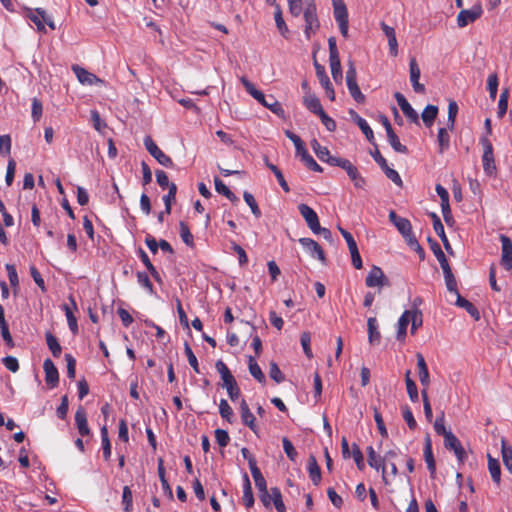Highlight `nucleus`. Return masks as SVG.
Wrapping results in <instances>:
<instances>
[{
    "label": "nucleus",
    "instance_id": "obj_9",
    "mask_svg": "<svg viewBox=\"0 0 512 512\" xmlns=\"http://www.w3.org/2000/svg\"><path fill=\"white\" fill-rule=\"evenodd\" d=\"M367 462L371 468L382 471V479L385 484L389 483V475L386 471V466L384 465V460L381 456H378L372 446L367 447Z\"/></svg>",
    "mask_w": 512,
    "mask_h": 512
},
{
    "label": "nucleus",
    "instance_id": "obj_18",
    "mask_svg": "<svg viewBox=\"0 0 512 512\" xmlns=\"http://www.w3.org/2000/svg\"><path fill=\"white\" fill-rule=\"evenodd\" d=\"M69 300L72 304V307H70L67 304H64L63 310L65 312V316L67 318V323H68L70 331L72 332L73 335H76L78 333V324H77V318L75 317L73 310H77V304L72 295L69 296Z\"/></svg>",
    "mask_w": 512,
    "mask_h": 512
},
{
    "label": "nucleus",
    "instance_id": "obj_52",
    "mask_svg": "<svg viewBox=\"0 0 512 512\" xmlns=\"http://www.w3.org/2000/svg\"><path fill=\"white\" fill-rule=\"evenodd\" d=\"M184 352H185V355L187 356L189 365L193 368V370L196 373H200L197 357L193 353L192 348L190 347L188 342L184 343Z\"/></svg>",
    "mask_w": 512,
    "mask_h": 512
},
{
    "label": "nucleus",
    "instance_id": "obj_56",
    "mask_svg": "<svg viewBox=\"0 0 512 512\" xmlns=\"http://www.w3.org/2000/svg\"><path fill=\"white\" fill-rule=\"evenodd\" d=\"M219 414L223 419L227 420L229 423L232 422L233 410L225 399L220 400Z\"/></svg>",
    "mask_w": 512,
    "mask_h": 512
},
{
    "label": "nucleus",
    "instance_id": "obj_19",
    "mask_svg": "<svg viewBox=\"0 0 512 512\" xmlns=\"http://www.w3.org/2000/svg\"><path fill=\"white\" fill-rule=\"evenodd\" d=\"M423 453L427 469L429 470L431 477H434L436 473V462L432 450V441L429 435H426L425 437Z\"/></svg>",
    "mask_w": 512,
    "mask_h": 512
},
{
    "label": "nucleus",
    "instance_id": "obj_45",
    "mask_svg": "<svg viewBox=\"0 0 512 512\" xmlns=\"http://www.w3.org/2000/svg\"><path fill=\"white\" fill-rule=\"evenodd\" d=\"M215 189L219 194L227 197L231 202H237L238 198L219 178H215Z\"/></svg>",
    "mask_w": 512,
    "mask_h": 512
},
{
    "label": "nucleus",
    "instance_id": "obj_27",
    "mask_svg": "<svg viewBox=\"0 0 512 512\" xmlns=\"http://www.w3.org/2000/svg\"><path fill=\"white\" fill-rule=\"evenodd\" d=\"M304 106L313 114L319 115L323 110L320 100L315 94L307 93L303 97Z\"/></svg>",
    "mask_w": 512,
    "mask_h": 512
},
{
    "label": "nucleus",
    "instance_id": "obj_36",
    "mask_svg": "<svg viewBox=\"0 0 512 512\" xmlns=\"http://www.w3.org/2000/svg\"><path fill=\"white\" fill-rule=\"evenodd\" d=\"M442 270L447 290L451 293H454L455 295H458L459 291L457 289V281L452 273L451 267L447 266L444 267Z\"/></svg>",
    "mask_w": 512,
    "mask_h": 512
},
{
    "label": "nucleus",
    "instance_id": "obj_31",
    "mask_svg": "<svg viewBox=\"0 0 512 512\" xmlns=\"http://www.w3.org/2000/svg\"><path fill=\"white\" fill-rule=\"evenodd\" d=\"M251 474L255 482V486L259 490V492H265L267 490V484L264 476L262 475L260 469L258 468L257 464L251 463Z\"/></svg>",
    "mask_w": 512,
    "mask_h": 512
},
{
    "label": "nucleus",
    "instance_id": "obj_13",
    "mask_svg": "<svg viewBox=\"0 0 512 512\" xmlns=\"http://www.w3.org/2000/svg\"><path fill=\"white\" fill-rule=\"evenodd\" d=\"M43 369L45 372V382L48 387L55 388L59 384V373L53 361L49 358L44 360Z\"/></svg>",
    "mask_w": 512,
    "mask_h": 512
},
{
    "label": "nucleus",
    "instance_id": "obj_1",
    "mask_svg": "<svg viewBox=\"0 0 512 512\" xmlns=\"http://www.w3.org/2000/svg\"><path fill=\"white\" fill-rule=\"evenodd\" d=\"M241 83L245 87L246 91L259 103L268 108L276 115H282L284 110L282 105L276 101L273 96H269V99H266L265 95L258 89L255 88L254 84L251 83L246 77H241Z\"/></svg>",
    "mask_w": 512,
    "mask_h": 512
},
{
    "label": "nucleus",
    "instance_id": "obj_5",
    "mask_svg": "<svg viewBox=\"0 0 512 512\" xmlns=\"http://www.w3.org/2000/svg\"><path fill=\"white\" fill-rule=\"evenodd\" d=\"M335 166L344 169L347 172L350 180L354 186L358 189H363L366 185L365 178L360 174L358 168L353 165L348 159L342 158V160H333Z\"/></svg>",
    "mask_w": 512,
    "mask_h": 512
},
{
    "label": "nucleus",
    "instance_id": "obj_25",
    "mask_svg": "<svg viewBox=\"0 0 512 512\" xmlns=\"http://www.w3.org/2000/svg\"><path fill=\"white\" fill-rule=\"evenodd\" d=\"M215 368H216L217 372L220 374V377L223 381V386L225 388L236 383V380H235L234 376L232 375L231 371L229 370L227 365L222 360H218L216 362Z\"/></svg>",
    "mask_w": 512,
    "mask_h": 512
},
{
    "label": "nucleus",
    "instance_id": "obj_32",
    "mask_svg": "<svg viewBox=\"0 0 512 512\" xmlns=\"http://www.w3.org/2000/svg\"><path fill=\"white\" fill-rule=\"evenodd\" d=\"M438 115V107L435 105H427L422 114L421 118L427 128L432 127L434 120Z\"/></svg>",
    "mask_w": 512,
    "mask_h": 512
},
{
    "label": "nucleus",
    "instance_id": "obj_41",
    "mask_svg": "<svg viewBox=\"0 0 512 512\" xmlns=\"http://www.w3.org/2000/svg\"><path fill=\"white\" fill-rule=\"evenodd\" d=\"M46 343L54 357H59L62 352V347L58 342V339L50 332H46Z\"/></svg>",
    "mask_w": 512,
    "mask_h": 512
},
{
    "label": "nucleus",
    "instance_id": "obj_37",
    "mask_svg": "<svg viewBox=\"0 0 512 512\" xmlns=\"http://www.w3.org/2000/svg\"><path fill=\"white\" fill-rule=\"evenodd\" d=\"M428 241L430 243V248L433 251L435 257L437 258L441 268L443 269L444 267L450 266L444 252L442 251L437 241L433 240L430 237L428 238Z\"/></svg>",
    "mask_w": 512,
    "mask_h": 512
},
{
    "label": "nucleus",
    "instance_id": "obj_58",
    "mask_svg": "<svg viewBox=\"0 0 512 512\" xmlns=\"http://www.w3.org/2000/svg\"><path fill=\"white\" fill-rule=\"evenodd\" d=\"M269 376L271 379H273L276 383H281L285 380L284 374L279 369L276 362L272 361L269 365Z\"/></svg>",
    "mask_w": 512,
    "mask_h": 512
},
{
    "label": "nucleus",
    "instance_id": "obj_46",
    "mask_svg": "<svg viewBox=\"0 0 512 512\" xmlns=\"http://www.w3.org/2000/svg\"><path fill=\"white\" fill-rule=\"evenodd\" d=\"M179 228H180V237L182 239V241L189 247H194V237L192 235V233L190 232V229L188 227V225L181 221L179 223Z\"/></svg>",
    "mask_w": 512,
    "mask_h": 512
},
{
    "label": "nucleus",
    "instance_id": "obj_26",
    "mask_svg": "<svg viewBox=\"0 0 512 512\" xmlns=\"http://www.w3.org/2000/svg\"><path fill=\"white\" fill-rule=\"evenodd\" d=\"M350 115L353 117L355 123L358 125V127L361 129L363 134L366 136L367 140L372 143H374V133L367 121L359 116L355 111L350 110Z\"/></svg>",
    "mask_w": 512,
    "mask_h": 512
},
{
    "label": "nucleus",
    "instance_id": "obj_2",
    "mask_svg": "<svg viewBox=\"0 0 512 512\" xmlns=\"http://www.w3.org/2000/svg\"><path fill=\"white\" fill-rule=\"evenodd\" d=\"M305 8L303 16L305 20L304 33L306 38L309 40L312 35L319 29L320 23L317 17V8L315 0H304Z\"/></svg>",
    "mask_w": 512,
    "mask_h": 512
},
{
    "label": "nucleus",
    "instance_id": "obj_51",
    "mask_svg": "<svg viewBox=\"0 0 512 512\" xmlns=\"http://www.w3.org/2000/svg\"><path fill=\"white\" fill-rule=\"evenodd\" d=\"M410 322H411V333L414 334L415 331L422 326L423 316L422 312L419 309L410 310Z\"/></svg>",
    "mask_w": 512,
    "mask_h": 512
},
{
    "label": "nucleus",
    "instance_id": "obj_21",
    "mask_svg": "<svg viewBox=\"0 0 512 512\" xmlns=\"http://www.w3.org/2000/svg\"><path fill=\"white\" fill-rule=\"evenodd\" d=\"M75 424L81 436L90 435V428L88 426L87 414L82 406H79L75 413Z\"/></svg>",
    "mask_w": 512,
    "mask_h": 512
},
{
    "label": "nucleus",
    "instance_id": "obj_63",
    "mask_svg": "<svg viewBox=\"0 0 512 512\" xmlns=\"http://www.w3.org/2000/svg\"><path fill=\"white\" fill-rule=\"evenodd\" d=\"M382 170L385 173L386 177L388 179H390L394 184H396L398 187L403 186V181H402L399 173L395 169H393L387 165V168H384Z\"/></svg>",
    "mask_w": 512,
    "mask_h": 512
},
{
    "label": "nucleus",
    "instance_id": "obj_8",
    "mask_svg": "<svg viewBox=\"0 0 512 512\" xmlns=\"http://www.w3.org/2000/svg\"><path fill=\"white\" fill-rule=\"evenodd\" d=\"M483 10L480 4H476L470 9H463L457 15V25L460 28L466 27L473 23L482 15Z\"/></svg>",
    "mask_w": 512,
    "mask_h": 512
},
{
    "label": "nucleus",
    "instance_id": "obj_3",
    "mask_svg": "<svg viewBox=\"0 0 512 512\" xmlns=\"http://www.w3.org/2000/svg\"><path fill=\"white\" fill-rule=\"evenodd\" d=\"M346 84L351 97L360 104L365 103L366 97L357 84V71L353 62L349 63L346 71Z\"/></svg>",
    "mask_w": 512,
    "mask_h": 512
},
{
    "label": "nucleus",
    "instance_id": "obj_60",
    "mask_svg": "<svg viewBox=\"0 0 512 512\" xmlns=\"http://www.w3.org/2000/svg\"><path fill=\"white\" fill-rule=\"evenodd\" d=\"M352 449H353L352 457L355 461L357 468L360 471L364 470V468H365L364 457H363V454H362L359 446L357 444L353 443Z\"/></svg>",
    "mask_w": 512,
    "mask_h": 512
},
{
    "label": "nucleus",
    "instance_id": "obj_57",
    "mask_svg": "<svg viewBox=\"0 0 512 512\" xmlns=\"http://www.w3.org/2000/svg\"><path fill=\"white\" fill-rule=\"evenodd\" d=\"M122 503L124 505L125 512H131L133 507V496L129 486L123 487Z\"/></svg>",
    "mask_w": 512,
    "mask_h": 512
},
{
    "label": "nucleus",
    "instance_id": "obj_28",
    "mask_svg": "<svg viewBox=\"0 0 512 512\" xmlns=\"http://www.w3.org/2000/svg\"><path fill=\"white\" fill-rule=\"evenodd\" d=\"M243 504L246 508H251L254 505V496L252 492V486L247 473L243 476Z\"/></svg>",
    "mask_w": 512,
    "mask_h": 512
},
{
    "label": "nucleus",
    "instance_id": "obj_12",
    "mask_svg": "<svg viewBox=\"0 0 512 512\" xmlns=\"http://www.w3.org/2000/svg\"><path fill=\"white\" fill-rule=\"evenodd\" d=\"M365 284L370 288L382 287L387 284V278L380 267L373 265L365 279Z\"/></svg>",
    "mask_w": 512,
    "mask_h": 512
},
{
    "label": "nucleus",
    "instance_id": "obj_7",
    "mask_svg": "<svg viewBox=\"0 0 512 512\" xmlns=\"http://www.w3.org/2000/svg\"><path fill=\"white\" fill-rule=\"evenodd\" d=\"M144 145L150 155L154 157L159 164L165 167L173 166L172 159L157 146V144L150 136H146L144 138Z\"/></svg>",
    "mask_w": 512,
    "mask_h": 512
},
{
    "label": "nucleus",
    "instance_id": "obj_16",
    "mask_svg": "<svg viewBox=\"0 0 512 512\" xmlns=\"http://www.w3.org/2000/svg\"><path fill=\"white\" fill-rule=\"evenodd\" d=\"M311 147L320 161L325 162L331 166H335L333 160H342L341 157L331 156L328 148L322 146L316 139L311 141Z\"/></svg>",
    "mask_w": 512,
    "mask_h": 512
},
{
    "label": "nucleus",
    "instance_id": "obj_48",
    "mask_svg": "<svg viewBox=\"0 0 512 512\" xmlns=\"http://www.w3.org/2000/svg\"><path fill=\"white\" fill-rule=\"evenodd\" d=\"M136 276H137V281H138L139 285L144 287L149 294L152 295L155 293L153 284L146 272L138 271Z\"/></svg>",
    "mask_w": 512,
    "mask_h": 512
},
{
    "label": "nucleus",
    "instance_id": "obj_4",
    "mask_svg": "<svg viewBox=\"0 0 512 512\" xmlns=\"http://www.w3.org/2000/svg\"><path fill=\"white\" fill-rule=\"evenodd\" d=\"M332 5L334 18L338 23L340 33L344 38H347L349 21L346 4L344 3L343 0H332Z\"/></svg>",
    "mask_w": 512,
    "mask_h": 512
},
{
    "label": "nucleus",
    "instance_id": "obj_42",
    "mask_svg": "<svg viewBox=\"0 0 512 512\" xmlns=\"http://www.w3.org/2000/svg\"><path fill=\"white\" fill-rule=\"evenodd\" d=\"M176 194H177V186L175 183H171V185H169V188H168V193L163 196L165 212L168 215L171 213L172 203L175 201Z\"/></svg>",
    "mask_w": 512,
    "mask_h": 512
},
{
    "label": "nucleus",
    "instance_id": "obj_20",
    "mask_svg": "<svg viewBox=\"0 0 512 512\" xmlns=\"http://www.w3.org/2000/svg\"><path fill=\"white\" fill-rule=\"evenodd\" d=\"M240 412L243 424L248 426L255 434H257L258 426L256 425V418L250 411V408L245 400L241 401Z\"/></svg>",
    "mask_w": 512,
    "mask_h": 512
},
{
    "label": "nucleus",
    "instance_id": "obj_22",
    "mask_svg": "<svg viewBox=\"0 0 512 512\" xmlns=\"http://www.w3.org/2000/svg\"><path fill=\"white\" fill-rule=\"evenodd\" d=\"M416 358L420 383L423 386V389L427 390L430 384V376L425 358L421 353H417Z\"/></svg>",
    "mask_w": 512,
    "mask_h": 512
},
{
    "label": "nucleus",
    "instance_id": "obj_61",
    "mask_svg": "<svg viewBox=\"0 0 512 512\" xmlns=\"http://www.w3.org/2000/svg\"><path fill=\"white\" fill-rule=\"evenodd\" d=\"M402 414H403V419L407 423L409 429L415 430L417 427V422L413 416L411 409L407 405L402 407Z\"/></svg>",
    "mask_w": 512,
    "mask_h": 512
},
{
    "label": "nucleus",
    "instance_id": "obj_54",
    "mask_svg": "<svg viewBox=\"0 0 512 512\" xmlns=\"http://www.w3.org/2000/svg\"><path fill=\"white\" fill-rule=\"evenodd\" d=\"M487 89L492 100L496 99L498 91V76L496 73L490 74L487 79Z\"/></svg>",
    "mask_w": 512,
    "mask_h": 512
},
{
    "label": "nucleus",
    "instance_id": "obj_38",
    "mask_svg": "<svg viewBox=\"0 0 512 512\" xmlns=\"http://www.w3.org/2000/svg\"><path fill=\"white\" fill-rule=\"evenodd\" d=\"M437 142L439 146V153H444L450 147V135L446 128H440L437 134Z\"/></svg>",
    "mask_w": 512,
    "mask_h": 512
},
{
    "label": "nucleus",
    "instance_id": "obj_33",
    "mask_svg": "<svg viewBox=\"0 0 512 512\" xmlns=\"http://www.w3.org/2000/svg\"><path fill=\"white\" fill-rule=\"evenodd\" d=\"M410 310L404 311V313L400 316L398 320V327H397V339L402 341L404 340L406 333H407V327L410 323Z\"/></svg>",
    "mask_w": 512,
    "mask_h": 512
},
{
    "label": "nucleus",
    "instance_id": "obj_11",
    "mask_svg": "<svg viewBox=\"0 0 512 512\" xmlns=\"http://www.w3.org/2000/svg\"><path fill=\"white\" fill-rule=\"evenodd\" d=\"M298 210L312 232L315 231V229H319L320 222L318 215L309 205L301 203L298 205Z\"/></svg>",
    "mask_w": 512,
    "mask_h": 512
},
{
    "label": "nucleus",
    "instance_id": "obj_14",
    "mask_svg": "<svg viewBox=\"0 0 512 512\" xmlns=\"http://www.w3.org/2000/svg\"><path fill=\"white\" fill-rule=\"evenodd\" d=\"M394 98L399 105L400 109L402 110L403 114L413 123L419 122V116L418 113L413 109V107L410 105V103L407 101L405 96L400 93L396 92L394 94Z\"/></svg>",
    "mask_w": 512,
    "mask_h": 512
},
{
    "label": "nucleus",
    "instance_id": "obj_47",
    "mask_svg": "<svg viewBox=\"0 0 512 512\" xmlns=\"http://www.w3.org/2000/svg\"><path fill=\"white\" fill-rule=\"evenodd\" d=\"M271 497L275 506V509L278 512H286V508L282 499V494L279 488L272 487L271 488Z\"/></svg>",
    "mask_w": 512,
    "mask_h": 512
},
{
    "label": "nucleus",
    "instance_id": "obj_30",
    "mask_svg": "<svg viewBox=\"0 0 512 512\" xmlns=\"http://www.w3.org/2000/svg\"><path fill=\"white\" fill-rule=\"evenodd\" d=\"M455 304L461 308H464L467 313L473 317L475 320H479L480 319V313H479V310L470 302L468 301L467 299H465L464 297H462L460 295V293L458 295H456V302Z\"/></svg>",
    "mask_w": 512,
    "mask_h": 512
},
{
    "label": "nucleus",
    "instance_id": "obj_6",
    "mask_svg": "<svg viewBox=\"0 0 512 512\" xmlns=\"http://www.w3.org/2000/svg\"><path fill=\"white\" fill-rule=\"evenodd\" d=\"M480 144L483 147L482 165L487 175H492L496 171V164L491 141L483 136L480 138Z\"/></svg>",
    "mask_w": 512,
    "mask_h": 512
},
{
    "label": "nucleus",
    "instance_id": "obj_44",
    "mask_svg": "<svg viewBox=\"0 0 512 512\" xmlns=\"http://www.w3.org/2000/svg\"><path fill=\"white\" fill-rule=\"evenodd\" d=\"M387 134V139L391 147L394 149V151L402 154L408 153V149L405 145L401 144L398 136L395 134L394 130L389 131Z\"/></svg>",
    "mask_w": 512,
    "mask_h": 512
},
{
    "label": "nucleus",
    "instance_id": "obj_24",
    "mask_svg": "<svg viewBox=\"0 0 512 512\" xmlns=\"http://www.w3.org/2000/svg\"><path fill=\"white\" fill-rule=\"evenodd\" d=\"M72 70L75 73L79 82L84 85H92V84L100 81V79L96 75L88 72L86 69H84L78 65H74L72 67Z\"/></svg>",
    "mask_w": 512,
    "mask_h": 512
},
{
    "label": "nucleus",
    "instance_id": "obj_55",
    "mask_svg": "<svg viewBox=\"0 0 512 512\" xmlns=\"http://www.w3.org/2000/svg\"><path fill=\"white\" fill-rule=\"evenodd\" d=\"M329 61H330V68H331V74H332L333 79L336 82H341L342 68H341L340 58L329 59Z\"/></svg>",
    "mask_w": 512,
    "mask_h": 512
},
{
    "label": "nucleus",
    "instance_id": "obj_35",
    "mask_svg": "<svg viewBox=\"0 0 512 512\" xmlns=\"http://www.w3.org/2000/svg\"><path fill=\"white\" fill-rule=\"evenodd\" d=\"M501 455L504 466L512 474V447L505 439L501 440Z\"/></svg>",
    "mask_w": 512,
    "mask_h": 512
},
{
    "label": "nucleus",
    "instance_id": "obj_15",
    "mask_svg": "<svg viewBox=\"0 0 512 512\" xmlns=\"http://www.w3.org/2000/svg\"><path fill=\"white\" fill-rule=\"evenodd\" d=\"M409 73H410V82L412 87L416 93H424L425 86L419 82L421 71L420 67L414 57H412L409 61Z\"/></svg>",
    "mask_w": 512,
    "mask_h": 512
},
{
    "label": "nucleus",
    "instance_id": "obj_53",
    "mask_svg": "<svg viewBox=\"0 0 512 512\" xmlns=\"http://www.w3.org/2000/svg\"><path fill=\"white\" fill-rule=\"evenodd\" d=\"M243 198H244V201L246 202V204L250 207L253 215L256 218H259L261 216V211L259 209V206H258L254 196L251 193L245 191L243 194Z\"/></svg>",
    "mask_w": 512,
    "mask_h": 512
},
{
    "label": "nucleus",
    "instance_id": "obj_50",
    "mask_svg": "<svg viewBox=\"0 0 512 512\" xmlns=\"http://www.w3.org/2000/svg\"><path fill=\"white\" fill-rule=\"evenodd\" d=\"M508 98H509V91H508V89H505V90H503L501 92L500 98H499V101H498L497 115H498L499 118L504 117V115L507 112Z\"/></svg>",
    "mask_w": 512,
    "mask_h": 512
},
{
    "label": "nucleus",
    "instance_id": "obj_40",
    "mask_svg": "<svg viewBox=\"0 0 512 512\" xmlns=\"http://www.w3.org/2000/svg\"><path fill=\"white\" fill-rule=\"evenodd\" d=\"M248 367L250 374L259 382L265 383L266 378L264 373L262 372L260 366L257 364L254 357L250 356L248 361Z\"/></svg>",
    "mask_w": 512,
    "mask_h": 512
},
{
    "label": "nucleus",
    "instance_id": "obj_59",
    "mask_svg": "<svg viewBox=\"0 0 512 512\" xmlns=\"http://www.w3.org/2000/svg\"><path fill=\"white\" fill-rule=\"evenodd\" d=\"M282 444H283V449H284L285 454L291 461L294 462L296 460L298 454H297V451H296L295 447L293 446L292 442L287 437H283Z\"/></svg>",
    "mask_w": 512,
    "mask_h": 512
},
{
    "label": "nucleus",
    "instance_id": "obj_39",
    "mask_svg": "<svg viewBox=\"0 0 512 512\" xmlns=\"http://www.w3.org/2000/svg\"><path fill=\"white\" fill-rule=\"evenodd\" d=\"M488 469H489L492 480L496 484H499L501 481L500 464L497 459L492 458L490 455H488Z\"/></svg>",
    "mask_w": 512,
    "mask_h": 512
},
{
    "label": "nucleus",
    "instance_id": "obj_17",
    "mask_svg": "<svg viewBox=\"0 0 512 512\" xmlns=\"http://www.w3.org/2000/svg\"><path fill=\"white\" fill-rule=\"evenodd\" d=\"M299 243L307 250V252L312 256L316 257L320 261H325V254L322 247L311 238H300Z\"/></svg>",
    "mask_w": 512,
    "mask_h": 512
},
{
    "label": "nucleus",
    "instance_id": "obj_29",
    "mask_svg": "<svg viewBox=\"0 0 512 512\" xmlns=\"http://www.w3.org/2000/svg\"><path fill=\"white\" fill-rule=\"evenodd\" d=\"M307 470L313 484L318 485L321 481V470L315 456L313 455H310L308 459Z\"/></svg>",
    "mask_w": 512,
    "mask_h": 512
},
{
    "label": "nucleus",
    "instance_id": "obj_62",
    "mask_svg": "<svg viewBox=\"0 0 512 512\" xmlns=\"http://www.w3.org/2000/svg\"><path fill=\"white\" fill-rule=\"evenodd\" d=\"M316 76L319 80V83L322 85H328L330 83V79L326 74L325 67L319 64L317 61L314 62Z\"/></svg>",
    "mask_w": 512,
    "mask_h": 512
},
{
    "label": "nucleus",
    "instance_id": "obj_23",
    "mask_svg": "<svg viewBox=\"0 0 512 512\" xmlns=\"http://www.w3.org/2000/svg\"><path fill=\"white\" fill-rule=\"evenodd\" d=\"M389 220L395 225L402 236L412 231L410 221L407 218L398 216L394 210L390 211Z\"/></svg>",
    "mask_w": 512,
    "mask_h": 512
},
{
    "label": "nucleus",
    "instance_id": "obj_49",
    "mask_svg": "<svg viewBox=\"0 0 512 512\" xmlns=\"http://www.w3.org/2000/svg\"><path fill=\"white\" fill-rule=\"evenodd\" d=\"M458 113V104L456 101L451 100L448 104V117H447V126L450 130H453L456 116Z\"/></svg>",
    "mask_w": 512,
    "mask_h": 512
},
{
    "label": "nucleus",
    "instance_id": "obj_10",
    "mask_svg": "<svg viewBox=\"0 0 512 512\" xmlns=\"http://www.w3.org/2000/svg\"><path fill=\"white\" fill-rule=\"evenodd\" d=\"M500 241H501V265L506 270L512 269V241L511 239L501 234L500 235Z\"/></svg>",
    "mask_w": 512,
    "mask_h": 512
},
{
    "label": "nucleus",
    "instance_id": "obj_34",
    "mask_svg": "<svg viewBox=\"0 0 512 512\" xmlns=\"http://www.w3.org/2000/svg\"><path fill=\"white\" fill-rule=\"evenodd\" d=\"M368 326V340L370 344H378L381 338L380 332L377 327V320L375 317H370L367 320Z\"/></svg>",
    "mask_w": 512,
    "mask_h": 512
},
{
    "label": "nucleus",
    "instance_id": "obj_43",
    "mask_svg": "<svg viewBox=\"0 0 512 512\" xmlns=\"http://www.w3.org/2000/svg\"><path fill=\"white\" fill-rule=\"evenodd\" d=\"M405 384H406V389H407V393H408V396L410 398V400L412 402H417L418 401V390H417V385L416 383L414 382V380H412L410 378V371L408 370L405 374Z\"/></svg>",
    "mask_w": 512,
    "mask_h": 512
},
{
    "label": "nucleus",
    "instance_id": "obj_64",
    "mask_svg": "<svg viewBox=\"0 0 512 512\" xmlns=\"http://www.w3.org/2000/svg\"><path fill=\"white\" fill-rule=\"evenodd\" d=\"M459 445H461V442L452 432H449L444 436V447L447 450H453Z\"/></svg>",
    "mask_w": 512,
    "mask_h": 512
}]
</instances>
